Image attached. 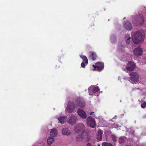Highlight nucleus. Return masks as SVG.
I'll use <instances>...</instances> for the list:
<instances>
[{
    "mask_svg": "<svg viewBox=\"0 0 146 146\" xmlns=\"http://www.w3.org/2000/svg\"><path fill=\"white\" fill-rule=\"evenodd\" d=\"M144 22V19L142 15H140L138 17V24L139 25H142Z\"/></svg>",
    "mask_w": 146,
    "mask_h": 146,
    "instance_id": "11",
    "label": "nucleus"
},
{
    "mask_svg": "<svg viewBox=\"0 0 146 146\" xmlns=\"http://www.w3.org/2000/svg\"><path fill=\"white\" fill-rule=\"evenodd\" d=\"M67 117L66 116H61L58 118V119L60 122L61 123H65Z\"/></svg>",
    "mask_w": 146,
    "mask_h": 146,
    "instance_id": "15",
    "label": "nucleus"
},
{
    "mask_svg": "<svg viewBox=\"0 0 146 146\" xmlns=\"http://www.w3.org/2000/svg\"><path fill=\"white\" fill-rule=\"evenodd\" d=\"M99 90V88L98 87H96L94 88L92 90V92L93 93H95L96 92H98Z\"/></svg>",
    "mask_w": 146,
    "mask_h": 146,
    "instance_id": "24",
    "label": "nucleus"
},
{
    "mask_svg": "<svg viewBox=\"0 0 146 146\" xmlns=\"http://www.w3.org/2000/svg\"><path fill=\"white\" fill-rule=\"evenodd\" d=\"M102 133L101 131L99 132L98 133L97 139L100 141L101 140L102 138Z\"/></svg>",
    "mask_w": 146,
    "mask_h": 146,
    "instance_id": "20",
    "label": "nucleus"
},
{
    "mask_svg": "<svg viewBox=\"0 0 146 146\" xmlns=\"http://www.w3.org/2000/svg\"><path fill=\"white\" fill-rule=\"evenodd\" d=\"M85 129V127L83 124L79 123L76 125L75 131L77 133L81 132L83 134H85V136L86 135H87V134L84 132Z\"/></svg>",
    "mask_w": 146,
    "mask_h": 146,
    "instance_id": "3",
    "label": "nucleus"
},
{
    "mask_svg": "<svg viewBox=\"0 0 146 146\" xmlns=\"http://www.w3.org/2000/svg\"><path fill=\"white\" fill-rule=\"evenodd\" d=\"M125 137H120L118 140V142L120 143H122L125 141Z\"/></svg>",
    "mask_w": 146,
    "mask_h": 146,
    "instance_id": "21",
    "label": "nucleus"
},
{
    "mask_svg": "<svg viewBox=\"0 0 146 146\" xmlns=\"http://www.w3.org/2000/svg\"><path fill=\"white\" fill-rule=\"evenodd\" d=\"M62 133L63 135H68L70 134V133L68 131L67 128L63 129L62 130Z\"/></svg>",
    "mask_w": 146,
    "mask_h": 146,
    "instance_id": "17",
    "label": "nucleus"
},
{
    "mask_svg": "<svg viewBox=\"0 0 146 146\" xmlns=\"http://www.w3.org/2000/svg\"><path fill=\"white\" fill-rule=\"evenodd\" d=\"M85 146H92V144L90 143H88Z\"/></svg>",
    "mask_w": 146,
    "mask_h": 146,
    "instance_id": "30",
    "label": "nucleus"
},
{
    "mask_svg": "<svg viewBox=\"0 0 146 146\" xmlns=\"http://www.w3.org/2000/svg\"><path fill=\"white\" fill-rule=\"evenodd\" d=\"M42 146H45V145L44 144V145H42Z\"/></svg>",
    "mask_w": 146,
    "mask_h": 146,
    "instance_id": "34",
    "label": "nucleus"
},
{
    "mask_svg": "<svg viewBox=\"0 0 146 146\" xmlns=\"http://www.w3.org/2000/svg\"><path fill=\"white\" fill-rule=\"evenodd\" d=\"M124 27L127 31H131L132 29L131 24L129 21H127L124 25Z\"/></svg>",
    "mask_w": 146,
    "mask_h": 146,
    "instance_id": "10",
    "label": "nucleus"
},
{
    "mask_svg": "<svg viewBox=\"0 0 146 146\" xmlns=\"http://www.w3.org/2000/svg\"><path fill=\"white\" fill-rule=\"evenodd\" d=\"M103 146H113L110 143L104 142L102 143Z\"/></svg>",
    "mask_w": 146,
    "mask_h": 146,
    "instance_id": "23",
    "label": "nucleus"
},
{
    "mask_svg": "<svg viewBox=\"0 0 146 146\" xmlns=\"http://www.w3.org/2000/svg\"><path fill=\"white\" fill-rule=\"evenodd\" d=\"M96 68L95 70L98 71H101L102 70V68H100L98 66H96Z\"/></svg>",
    "mask_w": 146,
    "mask_h": 146,
    "instance_id": "26",
    "label": "nucleus"
},
{
    "mask_svg": "<svg viewBox=\"0 0 146 146\" xmlns=\"http://www.w3.org/2000/svg\"><path fill=\"white\" fill-rule=\"evenodd\" d=\"M111 138L112 141L114 142H115L117 141V137L115 136V135H111Z\"/></svg>",
    "mask_w": 146,
    "mask_h": 146,
    "instance_id": "25",
    "label": "nucleus"
},
{
    "mask_svg": "<svg viewBox=\"0 0 146 146\" xmlns=\"http://www.w3.org/2000/svg\"><path fill=\"white\" fill-rule=\"evenodd\" d=\"M94 113V112H92L91 113H90V115H92V114Z\"/></svg>",
    "mask_w": 146,
    "mask_h": 146,
    "instance_id": "32",
    "label": "nucleus"
},
{
    "mask_svg": "<svg viewBox=\"0 0 146 146\" xmlns=\"http://www.w3.org/2000/svg\"><path fill=\"white\" fill-rule=\"evenodd\" d=\"M92 66L94 68V70L96 69V65L95 66V65H92Z\"/></svg>",
    "mask_w": 146,
    "mask_h": 146,
    "instance_id": "31",
    "label": "nucleus"
},
{
    "mask_svg": "<svg viewBox=\"0 0 146 146\" xmlns=\"http://www.w3.org/2000/svg\"><path fill=\"white\" fill-rule=\"evenodd\" d=\"M125 146H131V145H126Z\"/></svg>",
    "mask_w": 146,
    "mask_h": 146,
    "instance_id": "33",
    "label": "nucleus"
},
{
    "mask_svg": "<svg viewBox=\"0 0 146 146\" xmlns=\"http://www.w3.org/2000/svg\"><path fill=\"white\" fill-rule=\"evenodd\" d=\"M57 134L58 131L56 129H52L50 132V135L53 137H56L57 135Z\"/></svg>",
    "mask_w": 146,
    "mask_h": 146,
    "instance_id": "12",
    "label": "nucleus"
},
{
    "mask_svg": "<svg viewBox=\"0 0 146 146\" xmlns=\"http://www.w3.org/2000/svg\"><path fill=\"white\" fill-rule=\"evenodd\" d=\"M129 75L130 76L129 78L132 84L135 83L137 82L139 78V76L138 74L136 72H131Z\"/></svg>",
    "mask_w": 146,
    "mask_h": 146,
    "instance_id": "2",
    "label": "nucleus"
},
{
    "mask_svg": "<svg viewBox=\"0 0 146 146\" xmlns=\"http://www.w3.org/2000/svg\"><path fill=\"white\" fill-rule=\"evenodd\" d=\"M143 50L140 46H139L135 48L133 50L134 54L136 56H139L142 55Z\"/></svg>",
    "mask_w": 146,
    "mask_h": 146,
    "instance_id": "8",
    "label": "nucleus"
},
{
    "mask_svg": "<svg viewBox=\"0 0 146 146\" xmlns=\"http://www.w3.org/2000/svg\"><path fill=\"white\" fill-rule=\"evenodd\" d=\"M98 146H100V145L99 144H98Z\"/></svg>",
    "mask_w": 146,
    "mask_h": 146,
    "instance_id": "35",
    "label": "nucleus"
},
{
    "mask_svg": "<svg viewBox=\"0 0 146 146\" xmlns=\"http://www.w3.org/2000/svg\"><path fill=\"white\" fill-rule=\"evenodd\" d=\"M75 108V105L73 102H71L68 103L67 109L68 113H71L73 112Z\"/></svg>",
    "mask_w": 146,
    "mask_h": 146,
    "instance_id": "6",
    "label": "nucleus"
},
{
    "mask_svg": "<svg viewBox=\"0 0 146 146\" xmlns=\"http://www.w3.org/2000/svg\"><path fill=\"white\" fill-rule=\"evenodd\" d=\"M78 115L83 119H86L87 117V115L86 113L82 109H79L77 111Z\"/></svg>",
    "mask_w": 146,
    "mask_h": 146,
    "instance_id": "9",
    "label": "nucleus"
},
{
    "mask_svg": "<svg viewBox=\"0 0 146 146\" xmlns=\"http://www.w3.org/2000/svg\"><path fill=\"white\" fill-rule=\"evenodd\" d=\"M96 65V66H99V67L100 68H102V69H103L104 68V64L103 63H101L100 62H97L95 64Z\"/></svg>",
    "mask_w": 146,
    "mask_h": 146,
    "instance_id": "22",
    "label": "nucleus"
},
{
    "mask_svg": "<svg viewBox=\"0 0 146 146\" xmlns=\"http://www.w3.org/2000/svg\"><path fill=\"white\" fill-rule=\"evenodd\" d=\"M84 134H81L77 135L76 137V139L77 141H80L83 140L85 139Z\"/></svg>",
    "mask_w": 146,
    "mask_h": 146,
    "instance_id": "14",
    "label": "nucleus"
},
{
    "mask_svg": "<svg viewBox=\"0 0 146 146\" xmlns=\"http://www.w3.org/2000/svg\"><path fill=\"white\" fill-rule=\"evenodd\" d=\"M54 141V139L53 138L50 137L47 139V143L48 144H50L53 143Z\"/></svg>",
    "mask_w": 146,
    "mask_h": 146,
    "instance_id": "19",
    "label": "nucleus"
},
{
    "mask_svg": "<svg viewBox=\"0 0 146 146\" xmlns=\"http://www.w3.org/2000/svg\"><path fill=\"white\" fill-rule=\"evenodd\" d=\"M131 39V38L130 37L129 38L127 39L126 40V43L127 44H129L130 42V39Z\"/></svg>",
    "mask_w": 146,
    "mask_h": 146,
    "instance_id": "28",
    "label": "nucleus"
},
{
    "mask_svg": "<svg viewBox=\"0 0 146 146\" xmlns=\"http://www.w3.org/2000/svg\"><path fill=\"white\" fill-rule=\"evenodd\" d=\"M85 64L84 62H82L81 64V67L83 68H84L85 67Z\"/></svg>",
    "mask_w": 146,
    "mask_h": 146,
    "instance_id": "29",
    "label": "nucleus"
},
{
    "mask_svg": "<svg viewBox=\"0 0 146 146\" xmlns=\"http://www.w3.org/2000/svg\"><path fill=\"white\" fill-rule=\"evenodd\" d=\"M90 53L91 54L90 56V57L93 60H95L97 57L96 53L92 52H90Z\"/></svg>",
    "mask_w": 146,
    "mask_h": 146,
    "instance_id": "16",
    "label": "nucleus"
},
{
    "mask_svg": "<svg viewBox=\"0 0 146 146\" xmlns=\"http://www.w3.org/2000/svg\"><path fill=\"white\" fill-rule=\"evenodd\" d=\"M141 107L143 108H145L146 107V102H145L141 105Z\"/></svg>",
    "mask_w": 146,
    "mask_h": 146,
    "instance_id": "27",
    "label": "nucleus"
},
{
    "mask_svg": "<svg viewBox=\"0 0 146 146\" xmlns=\"http://www.w3.org/2000/svg\"><path fill=\"white\" fill-rule=\"evenodd\" d=\"M87 124L91 127L94 128L95 127L96 122L94 119L91 116L88 117L87 119Z\"/></svg>",
    "mask_w": 146,
    "mask_h": 146,
    "instance_id": "5",
    "label": "nucleus"
},
{
    "mask_svg": "<svg viewBox=\"0 0 146 146\" xmlns=\"http://www.w3.org/2000/svg\"><path fill=\"white\" fill-rule=\"evenodd\" d=\"M78 120V119L76 116L74 115H72L68 118L67 121L69 124L73 125L76 123Z\"/></svg>",
    "mask_w": 146,
    "mask_h": 146,
    "instance_id": "4",
    "label": "nucleus"
},
{
    "mask_svg": "<svg viewBox=\"0 0 146 146\" xmlns=\"http://www.w3.org/2000/svg\"><path fill=\"white\" fill-rule=\"evenodd\" d=\"M80 57L82 59L83 61L85 62V64L86 65H87L88 64V59L86 56H85L80 55Z\"/></svg>",
    "mask_w": 146,
    "mask_h": 146,
    "instance_id": "18",
    "label": "nucleus"
},
{
    "mask_svg": "<svg viewBox=\"0 0 146 146\" xmlns=\"http://www.w3.org/2000/svg\"><path fill=\"white\" fill-rule=\"evenodd\" d=\"M136 65L134 64L133 62L130 61L128 62L126 66V69L129 71H132L135 68Z\"/></svg>",
    "mask_w": 146,
    "mask_h": 146,
    "instance_id": "7",
    "label": "nucleus"
},
{
    "mask_svg": "<svg viewBox=\"0 0 146 146\" xmlns=\"http://www.w3.org/2000/svg\"><path fill=\"white\" fill-rule=\"evenodd\" d=\"M77 100L78 101V102L77 101V100L76 101V102H77L76 104L78 107L80 108H82L84 106L85 104V102L84 101H81L80 100H78V99H77Z\"/></svg>",
    "mask_w": 146,
    "mask_h": 146,
    "instance_id": "13",
    "label": "nucleus"
},
{
    "mask_svg": "<svg viewBox=\"0 0 146 146\" xmlns=\"http://www.w3.org/2000/svg\"><path fill=\"white\" fill-rule=\"evenodd\" d=\"M145 35L143 31H137L132 36V40L135 44H138L143 40Z\"/></svg>",
    "mask_w": 146,
    "mask_h": 146,
    "instance_id": "1",
    "label": "nucleus"
}]
</instances>
